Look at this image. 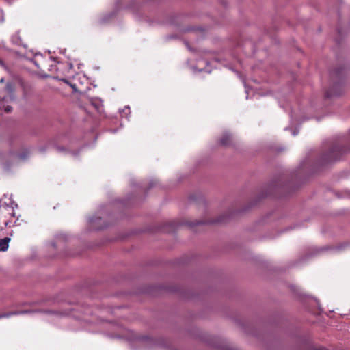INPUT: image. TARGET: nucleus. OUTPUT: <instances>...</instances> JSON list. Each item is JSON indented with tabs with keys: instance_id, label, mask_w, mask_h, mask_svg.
Here are the masks:
<instances>
[{
	"instance_id": "1",
	"label": "nucleus",
	"mask_w": 350,
	"mask_h": 350,
	"mask_svg": "<svg viewBox=\"0 0 350 350\" xmlns=\"http://www.w3.org/2000/svg\"><path fill=\"white\" fill-rule=\"evenodd\" d=\"M24 60L27 63H33L38 69H41L45 59L42 54L39 53H34L32 51H29L25 52V55L23 54V61Z\"/></svg>"
},
{
	"instance_id": "2",
	"label": "nucleus",
	"mask_w": 350,
	"mask_h": 350,
	"mask_svg": "<svg viewBox=\"0 0 350 350\" xmlns=\"http://www.w3.org/2000/svg\"><path fill=\"white\" fill-rule=\"evenodd\" d=\"M127 339L131 341H140L144 342L146 340H150L148 337L142 335H138L133 332H129L128 333Z\"/></svg>"
},
{
	"instance_id": "3",
	"label": "nucleus",
	"mask_w": 350,
	"mask_h": 350,
	"mask_svg": "<svg viewBox=\"0 0 350 350\" xmlns=\"http://www.w3.org/2000/svg\"><path fill=\"white\" fill-rule=\"evenodd\" d=\"M10 241L9 237H5L4 239H0V251L5 252L8 248V243Z\"/></svg>"
},
{
	"instance_id": "4",
	"label": "nucleus",
	"mask_w": 350,
	"mask_h": 350,
	"mask_svg": "<svg viewBox=\"0 0 350 350\" xmlns=\"http://www.w3.org/2000/svg\"><path fill=\"white\" fill-rule=\"evenodd\" d=\"M232 140V136L228 133H225L221 137L220 142L224 146L230 145Z\"/></svg>"
},
{
	"instance_id": "5",
	"label": "nucleus",
	"mask_w": 350,
	"mask_h": 350,
	"mask_svg": "<svg viewBox=\"0 0 350 350\" xmlns=\"http://www.w3.org/2000/svg\"><path fill=\"white\" fill-rule=\"evenodd\" d=\"M342 148L338 147V146H336V147H334L332 150V154H334V153L336 152H338V151H341ZM332 157L334 159H337L338 158L334 155L332 156Z\"/></svg>"
},
{
	"instance_id": "6",
	"label": "nucleus",
	"mask_w": 350,
	"mask_h": 350,
	"mask_svg": "<svg viewBox=\"0 0 350 350\" xmlns=\"http://www.w3.org/2000/svg\"><path fill=\"white\" fill-rule=\"evenodd\" d=\"M98 220H100V217H95V218H94V217H91V218H90V219H89V221H90V224H93L94 223H96V222L97 221H98Z\"/></svg>"
},
{
	"instance_id": "7",
	"label": "nucleus",
	"mask_w": 350,
	"mask_h": 350,
	"mask_svg": "<svg viewBox=\"0 0 350 350\" xmlns=\"http://www.w3.org/2000/svg\"><path fill=\"white\" fill-rule=\"evenodd\" d=\"M12 107L8 106L5 107V111L6 112L9 113V112L12 111Z\"/></svg>"
},
{
	"instance_id": "8",
	"label": "nucleus",
	"mask_w": 350,
	"mask_h": 350,
	"mask_svg": "<svg viewBox=\"0 0 350 350\" xmlns=\"http://www.w3.org/2000/svg\"><path fill=\"white\" fill-rule=\"evenodd\" d=\"M297 133H298V131H297V130H294V131H293V133H292V135H294V136H295L296 135H297Z\"/></svg>"
},
{
	"instance_id": "9",
	"label": "nucleus",
	"mask_w": 350,
	"mask_h": 350,
	"mask_svg": "<svg viewBox=\"0 0 350 350\" xmlns=\"http://www.w3.org/2000/svg\"><path fill=\"white\" fill-rule=\"evenodd\" d=\"M12 40H13V42H15L16 44H20V41H16V40H15V38H14V37H13V38H12Z\"/></svg>"
},
{
	"instance_id": "10",
	"label": "nucleus",
	"mask_w": 350,
	"mask_h": 350,
	"mask_svg": "<svg viewBox=\"0 0 350 350\" xmlns=\"http://www.w3.org/2000/svg\"><path fill=\"white\" fill-rule=\"evenodd\" d=\"M7 316H8V314H2V315H0V318H1V317H7Z\"/></svg>"
},
{
	"instance_id": "11",
	"label": "nucleus",
	"mask_w": 350,
	"mask_h": 350,
	"mask_svg": "<svg viewBox=\"0 0 350 350\" xmlns=\"http://www.w3.org/2000/svg\"><path fill=\"white\" fill-rule=\"evenodd\" d=\"M126 110H129V107H125V109H124L122 110V112H124V111H126Z\"/></svg>"
},
{
	"instance_id": "12",
	"label": "nucleus",
	"mask_w": 350,
	"mask_h": 350,
	"mask_svg": "<svg viewBox=\"0 0 350 350\" xmlns=\"http://www.w3.org/2000/svg\"><path fill=\"white\" fill-rule=\"evenodd\" d=\"M3 82H4V79H3V78H1V79H0V83H3Z\"/></svg>"
},
{
	"instance_id": "13",
	"label": "nucleus",
	"mask_w": 350,
	"mask_h": 350,
	"mask_svg": "<svg viewBox=\"0 0 350 350\" xmlns=\"http://www.w3.org/2000/svg\"><path fill=\"white\" fill-rule=\"evenodd\" d=\"M0 65L3 66V63L1 59H0Z\"/></svg>"
},
{
	"instance_id": "14",
	"label": "nucleus",
	"mask_w": 350,
	"mask_h": 350,
	"mask_svg": "<svg viewBox=\"0 0 350 350\" xmlns=\"http://www.w3.org/2000/svg\"><path fill=\"white\" fill-rule=\"evenodd\" d=\"M93 227H94V228H98V226H93Z\"/></svg>"
},
{
	"instance_id": "15",
	"label": "nucleus",
	"mask_w": 350,
	"mask_h": 350,
	"mask_svg": "<svg viewBox=\"0 0 350 350\" xmlns=\"http://www.w3.org/2000/svg\"><path fill=\"white\" fill-rule=\"evenodd\" d=\"M26 312H27V311H25V310H23V314H25V313H26Z\"/></svg>"
}]
</instances>
